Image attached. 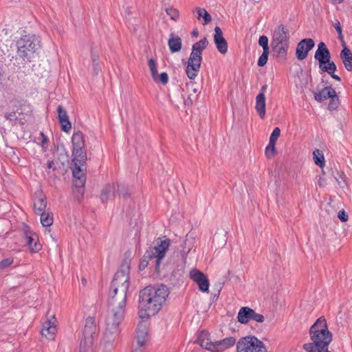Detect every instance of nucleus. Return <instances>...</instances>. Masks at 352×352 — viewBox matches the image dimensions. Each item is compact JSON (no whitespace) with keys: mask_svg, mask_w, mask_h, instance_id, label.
<instances>
[{"mask_svg":"<svg viewBox=\"0 0 352 352\" xmlns=\"http://www.w3.org/2000/svg\"><path fill=\"white\" fill-rule=\"evenodd\" d=\"M190 278L195 282L200 291L208 292L209 289V280L202 272L198 270H192L190 272Z\"/></svg>","mask_w":352,"mask_h":352,"instance_id":"ddd939ff","label":"nucleus"},{"mask_svg":"<svg viewBox=\"0 0 352 352\" xmlns=\"http://www.w3.org/2000/svg\"><path fill=\"white\" fill-rule=\"evenodd\" d=\"M265 107L266 103L265 95H263V94H258L256 97L255 109L261 119L265 118L266 111Z\"/></svg>","mask_w":352,"mask_h":352,"instance_id":"bb28decb","label":"nucleus"},{"mask_svg":"<svg viewBox=\"0 0 352 352\" xmlns=\"http://www.w3.org/2000/svg\"><path fill=\"white\" fill-rule=\"evenodd\" d=\"M343 49L340 53V57L348 72H352V52L346 47V43L342 44Z\"/></svg>","mask_w":352,"mask_h":352,"instance_id":"aec40b11","label":"nucleus"},{"mask_svg":"<svg viewBox=\"0 0 352 352\" xmlns=\"http://www.w3.org/2000/svg\"><path fill=\"white\" fill-rule=\"evenodd\" d=\"M130 261L124 259L115 274L109 289V309H124L129 287Z\"/></svg>","mask_w":352,"mask_h":352,"instance_id":"f03ea898","label":"nucleus"},{"mask_svg":"<svg viewBox=\"0 0 352 352\" xmlns=\"http://www.w3.org/2000/svg\"><path fill=\"white\" fill-rule=\"evenodd\" d=\"M338 217L342 222H346L348 220V214L344 210H340L338 214Z\"/></svg>","mask_w":352,"mask_h":352,"instance_id":"603ef678","label":"nucleus"},{"mask_svg":"<svg viewBox=\"0 0 352 352\" xmlns=\"http://www.w3.org/2000/svg\"><path fill=\"white\" fill-rule=\"evenodd\" d=\"M136 333V342L140 344H145L148 335V327L144 321H141L138 323Z\"/></svg>","mask_w":352,"mask_h":352,"instance_id":"5701e85b","label":"nucleus"},{"mask_svg":"<svg viewBox=\"0 0 352 352\" xmlns=\"http://www.w3.org/2000/svg\"><path fill=\"white\" fill-rule=\"evenodd\" d=\"M214 42L216 45L217 50L222 54H225L228 52V43L223 36L221 29L217 26L214 28Z\"/></svg>","mask_w":352,"mask_h":352,"instance_id":"dca6fc26","label":"nucleus"},{"mask_svg":"<svg viewBox=\"0 0 352 352\" xmlns=\"http://www.w3.org/2000/svg\"><path fill=\"white\" fill-rule=\"evenodd\" d=\"M267 88V85L266 84L263 85L261 88L259 94H263V95H265V92Z\"/></svg>","mask_w":352,"mask_h":352,"instance_id":"13d9d810","label":"nucleus"},{"mask_svg":"<svg viewBox=\"0 0 352 352\" xmlns=\"http://www.w3.org/2000/svg\"><path fill=\"white\" fill-rule=\"evenodd\" d=\"M190 248H188V250H185L184 249H183L181 251L182 257L185 258L187 256V254H188V252H190Z\"/></svg>","mask_w":352,"mask_h":352,"instance_id":"6e6d98bb","label":"nucleus"},{"mask_svg":"<svg viewBox=\"0 0 352 352\" xmlns=\"http://www.w3.org/2000/svg\"><path fill=\"white\" fill-rule=\"evenodd\" d=\"M41 215V223L44 227L50 226L53 223V216L45 211L38 214Z\"/></svg>","mask_w":352,"mask_h":352,"instance_id":"2f4dec72","label":"nucleus"},{"mask_svg":"<svg viewBox=\"0 0 352 352\" xmlns=\"http://www.w3.org/2000/svg\"><path fill=\"white\" fill-rule=\"evenodd\" d=\"M315 45V43L312 38L302 39L296 46V56L299 60L305 59L308 53Z\"/></svg>","mask_w":352,"mask_h":352,"instance_id":"f8f14e48","label":"nucleus"},{"mask_svg":"<svg viewBox=\"0 0 352 352\" xmlns=\"http://www.w3.org/2000/svg\"><path fill=\"white\" fill-rule=\"evenodd\" d=\"M93 67H94V72L95 74L97 75L99 72V64L98 65H94L93 64Z\"/></svg>","mask_w":352,"mask_h":352,"instance_id":"bf43d9fd","label":"nucleus"},{"mask_svg":"<svg viewBox=\"0 0 352 352\" xmlns=\"http://www.w3.org/2000/svg\"><path fill=\"white\" fill-rule=\"evenodd\" d=\"M2 78H3V73H2L1 70L0 69V82L2 80Z\"/></svg>","mask_w":352,"mask_h":352,"instance_id":"0e129e2a","label":"nucleus"},{"mask_svg":"<svg viewBox=\"0 0 352 352\" xmlns=\"http://www.w3.org/2000/svg\"><path fill=\"white\" fill-rule=\"evenodd\" d=\"M314 58L318 61L319 67L327 64L331 59V54L329 49L323 42H320L318 45V49L315 52Z\"/></svg>","mask_w":352,"mask_h":352,"instance_id":"2eb2a0df","label":"nucleus"},{"mask_svg":"<svg viewBox=\"0 0 352 352\" xmlns=\"http://www.w3.org/2000/svg\"><path fill=\"white\" fill-rule=\"evenodd\" d=\"M153 259L151 256H146V252L144 253L142 258L141 259L139 268L140 270H144L148 265V262L150 260Z\"/></svg>","mask_w":352,"mask_h":352,"instance_id":"c03bdc74","label":"nucleus"},{"mask_svg":"<svg viewBox=\"0 0 352 352\" xmlns=\"http://www.w3.org/2000/svg\"><path fill=\"white\" fill-rule=\"evenodd\" d=\"M186 87L189 94L188 96L187 100H185V102L187 103L188 100H190V102H192V100L197 98V89L193 87L194 83L192 82L187 83Z\"/></svg>","mask_w":352,"mask_h":352,"instance_id":"72a5a7b5","label":"nucleus"},{"mask_svg":"<svg viewBox=\"0 0 352 352\" xmlns=\"http://www.w3.org/2000/svg\"><path fill=\"white\" fill-rule=\"evenodd\" d=\"M39 41L34 35H25L16 41V60L30 62L35 52L39 48Z\"/></svg>","mask_w":352,"mask_h":352,"instance_id":"39448f33","label":"nucleus"},{"mask_svg":"<svg viewBox=\"0 0 352 352\" xmlns=\"http://www.w3.org/2000/svg\"><path fill=\"white\" fill-rule=\"evenodd\" d=\"M41 135L42 137L41 145L43 147H45L49 142L48 138L43 133H41Z\"/></svg>","mask_w":352,"mask_h":352,"instance_id":"5fc2aeb1","label":"nucleus"},{"mask_svg":"<svg viewBox=\"0 0 352 352\" xmlns=\"http://www.w3.org/2000/svg\"><path fill=\"white\" fill-rule=\"evenodd\" d=\"M170 292L164 285L147 286L140 292L138 315L142 320H147L157 314L162 307Z\"/></svg>","mask_w":352,"mask_h":352,"instance_id":"f257e3e1","label":"nucleus"},{"mask_svg":"<svg viewBox=\"0 0 352 352\" xmlns=\"http://www.w3.org/2000/svg\"><path fill=\"white\" fill-rule=\"evenodd\" d=\"M168 45L170 51L172 53L178 52L181 50L182 43V39L179 36H175L173 33L170 34V38L168 41Z\"/></svg>","mask_w":352,"mask_h":352,"instance_id":"cd10ccee","label":"nucleus"},{"mask_svg":"<svg viewBox=\"0 0 352 352\" xmlns=\"http://www.w3.org/2000/svg\"><path fill=\"white\" fill-rule=\"evenodd\" d=\"M91 56L93 64L94 65H98V56L96 54L94 53L93 50H91Z\"/></svg>","mask_w":352,"mask_h":352,"instance_id":"864d4df0","label":"nucleus"},{"mask_svg":"<svg viewBox=\"0 0 352 352\" xmlns=\"http://www.w3.org/2000/svg\"><path fill=\"white\" fill-rule=\"evenodd\" d=\"M258 45L263 47V51H270L268 38L266 36L263 35L259 37Z\"/></svg>","mask_w":352,"mask_h":352,"instance_id":"37998d69","label":"nucleus"},{"mask_svg":"<svg viewBox=\"0 0 352 352\" xmlns=\"http://www.w3.org/2000/svg\"><path fill=\"white\" fill-rule=\"evenodd\" d=\"M84 193L85 188H74L73 189V194L78 200H80L81 198L83 197Z\"/></svg>","mask_w":352,"mask_h":352,"instance_id":"49530a36","label":"nucleus"},{"mask_svg":"<svg viewBox=\"0 0 352 352\" xmlns=\"http://www.w3.org/2000/svg\"><path fill=\"white\" fill-rule=\"evenodd\" d=\"M23 238L31 252L36 253L41 250V245L38 242L37 234L33 232L27 225L23 226Z\"/></svg>","mask_w":352,"mask_h":352,"instance_id":"9b49d317","label":"nucleus"},{"mask_svg":"<svg viewBox=\"0 0 352 352\" xmlns=\"http://www.w3.org/2000/svg\"><path fill=\"white\" fill-rule=\"evenodd\" d=\"M166 14L172 20L176 21L179 17V11L174 8H166L165 9Z\"/></svg>","mask_w":352,"mask_h":352,"instance_id":"a19ab883","label":"nucleus"},{"mask_svg":"<svg viewBox=\"0 0 352 352\" xmlns=\"http://www.w3.org/2000/svg\"><path fill=\"white\" fill-rule=\"evenodd\" d=\"M199 35V31L197 29H195L192 32V36L193 37H197Z\"/></svg>","mask_w":352,"mask_h":352,"instance_id":"052dcab7","label":"nucleus"},{"mask_svg":"<svg viewBox=\"0 0 352 352\" xmlns=\"http://www.w3.org/2000/svg\"><path fill=\"white\" fill-rule=\"evenodd\" d=\"M314 99L321 102L326 100L332 96V94H335V90L331 86L325 87L319 91H313Z\"/></svg>","mask_w":352,"mask_h":352,"instance_id":"b1692460","label":"nucleus"},{"mask_svg":"<svg viewBox=\"0 0 352 352\" xmlns=\"http://www.w3.org/2000/svg\"><path fill=\"white\" fill-rule=\"evenodd\" d=\"M289 32L285 25H280L275 28L271 45L277 57L283 59L286 58L289 49Z\"/></svg>","mask_w":352,"mask_h":352,"instance_id":"0eeeda50","label":"nucleus"},{"mask_svg":"<svg viewBox=\"0 0 352 352\" xmlns=\"http://www.w3.org/2000/svg\"><path fill=\"white\" fill-rule=\"evenodd\" d=\"M237 352H267L263 342L254 336L243 337L236 343Z\"/></svg>","mask_w":352,"mask_h":352,"instance_id":"1a4fd4ad","label":"nucleus"},{"mask_svg":"<svg viewBox=\"0 0 352 352\" xmlns=\"http://www.w3.org/2000/svg\"><path fill=\"white\" fill-rule=\"evenodd\" d=\"M333 26L335 28L336 32H338V38L341 42V44L346 43L344 40V36L342 35V30L340 23L338 19H336L333 23Z\"/></svg>","mask_w":352,"mask_h":352,"instance_id":"e433bc0d","label":"nucleus"},{"mask_svg":"<svg viewBox=\"0 0 352 352\" xmlns=\"http://www.w3.org/2000/svg\"><path fill=\"white\" fill-rule=\"evenodd\" d=\"M160 81L163 85L167 84L168 81V76L166 72L162 73L159 76H157V81Z\"/></svg>","mask_w":352,"mask_h":352,"instance_id":"3c124183","label":"nucleus"},{"mask_svg":"<svg viewBox=\"0 0 352 352\" xmlns=\"http://www.w3.org/2000/svg\"><path fill=\"white\" fill-rule=\"evenodd\" d=\"M72 149H75L76 153L78 150L85 148V140L83 133L80 131H76L72 137Z\"/></svg>","mask_w":352,"mask_h":352,"instance_id":"a878e982","label":"nucleus"},{"mask_svg":"<svg viewBox=\"0 0 352 352\" xmlns=\"http://www.w3.org/2000/svg\"><path fill=\"white\" fill-rule=\"evenodd\" d=\"M280 130L278 127H276L275 129H274L272 133L270 135V142L276 143L277 139L280 137Z\"/></svg>","mask_w":352,"mask_h":352,"instance_id":"a18cd8bd","label":"nucleus"},{"mask_svg":"<svg viewBox=\"0 0 352 352\" xmlns=\"http://www.w3.org/2000/svg\"><path fill=\"white\" fill-rule=\"evenodd\" d=\"M270 51H263L262 54L260 56L257 65L258 67H263L266 65L267 60H268V56H269Z\"/></svg>","mask_w":352,"mask_h":352,"instance_id":"ea45409f","label":"nucleus"},{"mask_svg":"<svg viewBox=\"0 0 352 352\" xmlns=\"http://www.w3.org/2000/svg\"><path fill=\"white\" fill-rule=\"evenodd\" d=\"M95 320L92 317H88L85 320L83 336L85 338H91L96 331Z\"/></svg>","mask_w":352,"mask_h":352,"instance_id":"c85d7f7f","label":"nucleus"},{"mask_svg":"<svg viewBox=\"0 0 352 352\" xmlns=\"http://www.w3.org/2000/svg\"><path fill=\"white\" fill-rule=\"evenodd\" d=\"M195 11H196L197 14V19L198 20H200L201 18H203L204 21V25L208 24L212 21L210 14L205 8L197 7L193 12H195Z\"/></svg>","mask_w":352,"mask_h":352,"instance_id":"7c9ffc66","label":"nucleus"},{"mask_svg":"<svg viewBox=\"0 0 352 352\" xmlns=\"http://www.w3.org/2000/svg\"><path fill=\"white\" fill-rule=\"evenodd\" d=\"M329 75L333 78L335 79L337 81H341V78L340 76H338V75L335 74L334 73L333 74H329Z\"/></svg>","mask_w":352,"mask_h":352,"instance_id":"4d7b16f0","label":"nucleus"},{"mask_svg":"<svg viewBox=\"0 0 352 352\" xmlns=\"http://www.w3.org/2000/svg\"><path fill=\"white\" fill-rule=\"evenodd\" d=\"M309 336L311 343L303 345L307 352H331L328 346L332 341V333L328 329L327 321L324 317H320L310 327Z\"/></svg>","mask_w":352,"mask_h":352,"instance_id":"7ed1b4c3","label":"nucleus"},{"mask_svg":"<svg viewBox=\"0 0 352 352\" xmlns=\"http://www.w3.org/2000/svg\"><path fill=\"white\" fill-rule=\"evenodd\" d=\"M72 163L74 165L73 168H83L86 164L87 160V152L85 148L78 150L76 153L75 149H72Z\"/></svg>","mask_w":352,"mask_h":352,"instance_id":"f3484780","label":"nucleus"},{"mask_svg":"<svg viewBox=\"0 0 352 352\" xmlns=\"http://www.w3.org/2000/svg\"><path fill=\"white\" fill-rule=\"evenodd\" d=\"M116 194V186L114 184H106L100 194V199L102 203H106L109 200L114 198Z\"/></svg>","mask_w":352,"mask_h":352,"instance_id":"393cba45","label":"nucleus"},{"mask_svg":"<svg viewBox=\"0 0 352 352\" xmlns=\"http://www.w3.org/2000/svg\"><path fill=\"white\" fill-rule=\"evenodd\" d=\"M117 192L119 194L120 197H123L124 199H127L129 197V192H128V189L124 185H118Z\"/></svg>","mask_w":352,"mask_h":352,"instance_id":"79ce46f5","label":"nucleus"},{"mask_svg":"<svg viewBox=\"0 0 352 352\" xmlns=\"http://www.w3.org/2000/svg\"><path fill=\"white\" fill-rule=\"evenodd\" d=\"M132 352H147L146 343L140 344L137 342L136 345L133 347Z\"/></svg>","mask_w":352,"mask_h":352,"instance_id":"8fccbe9b","label":"nucleus"},{"mask_svg":"<svg viewBox=\"0 0 352 352\" xmlns=\"http://www.w3.org/2000/svg\"><path fill=\"white\" fill-rule=\"evenodd\" d=\"M197 342L202 347L212 352L214 342L210 338V333L206 331H201L197 338Z\"/></svg>","mask_w":352,"mask_h":352,"instance_id":"4be33fe9","label":"nucleus"},{"mask_svg":"<svg viewBox=\"0 0 352 352\" xmlns=\"http://www.w3.org/2000/svg\"><path fill=\"white\" fill-rule=\"evenodd\" d=\"M54 164L53 161H48L47 163V168H51L52 167V165Z\"/></svg>","mask_w":352,"mask_h":352,"instance_id":"680f3d73","label":"nucleus"},{"mask_svg":"<svg viewBox=\"0 0 352 352\" xmlns=\"http://www.w3.org/2000/svg\"><path fill=\"white\" fill-rule=\"evenodd\" d=\"M154 243L155 245L153 247H149L146 251V256H151L153 258H155V271L159 273L161 261L165 257L166 253L170 246V241L169 239L164 236L163 238H157Z\"/></svg>","mask_w":352,"mask_h":352,"instance_id":"6e6552de","label":"nucleus"},{"mask_svg":"<svg viewBox=\"0 0 352 352\" xmlns=\"http://www.w3.org/2000/svg\"><path fill=\"white\" fill-rule=\"evenodd\" d=\"M237 319L241 324H247L250 320L263 322L264 321V316L262 314L256 313L249 307H243L239 311Z\"/></svg>","mask_w":352,"mask_h":352,"instance_id":"9d476101","label":"nucleus"},{"mask_svg":"<svg viewBox=\"0 0 352 352\" xmlns=\"http://www.w3.org/2000/svg\"><path fill=\"white\" fill-rule=\"evenodd\" d=\"M276 143L270 142L267 147L265 148V155L267 157L271 158L272 157L276 151Z\"/></svg>","mask_w":352,"mask_h":352,"instance_id":"58836bf2","label":"nucleus"},{"mask_svg":"<svg viewBox=\"0 0 352 352\" xmlns=\"http://www.w3.org/2000/svg\"><path fill=\"white\" fill-rule=\"evenodd\" d=\"M313 155L315 164L320 167H323L325 164L323 154L320 151V150L316 149L314 151Z\"/></svg>","mask_w":352,"mask_h":352,"instance_id":"473e14b6","label":"nucleus"},{"mask_svg":"<svg viewBox=\"0 0 352 352\" xmlns=\"http://www.w3.org/2000/svg\"><path fill=\"white\" fill-rule=\"evenodd\" d=\"M206 37L194 43L192 46V52L188 60L186 72L190 79H195L201 68L202 61V52L208 45Z\"/></svg>","mask_w":352,"mask_h":352,"instance_id":"20e7f679","label":"nucleus"},{"mask_svg":"<svg viewBox=\"0 0 352 352\" xmlns=\"http://www.w3.org/2000/svg\"><path fill=\"white\" fill-rule=\"evenodd\" d=\"M333 3H341L343 0H332Z\"/></svg>","mask_w":352,"mask_h":352,"instance_id":"e2e57ef3","label":"nucleus"},{"mask_svg":"<svg viewBox=\"0 0 352 352\" xmlns=\"http://www.w3.org/2000/svg\"><path fill=\"white\" fill-rule=\"evenodd\" d=\"M329 103L328 104V109L330 111L335 110L338 107L340 100L335 91V94H332V96L329 97Z\"/></svg>","mask_w":352,"mask_h":352,"instance_id":"c9c22d12","label":"nucleus"},{"mask_svg":"<svg viewBox=\"0 0 352 352\" xmlns=\"http://www.w3.org/2000/svg\"><path fill=\"white\" fill-rule=\"evenodd\" d=\"M47 207V199L45 196L40 195L34 199V208L35 212L38 214L45 211Z\"/></svg>","mask_w":352,"mask_h":352,"instance_id":"c756f323","label":"nucleus"},{"mask_svg":"<svg viewBox=\"0 0 352 352\" xmlns=\"http://www.w3.org/2000/svg\"><path fill=\"white\" fill-rule=\"evenodd\" d=\"M148 67L151 70V76L153 80L157 82V65L155 61L151 58L148 60Z\"/></svg>","mask_w":352,"mask_h":352,"instance_id":"4c0bfd02","label":"nucleus"},{"mask_svg":"<svg viewBox=\"0 0 352 352\" xmlns=\"http://www.w3.org/2000/svg\"><path fill=\"white\" fill-rule=\"evenodd\" d=\"M124 316V309H109L106 318V329L104 336L107 342L114 341L119 336Z\"/></svg>","mask_w":352,"mask_h":352,"instance_id":"423d86ee","label":"nucleus"},{"mask_svg":"<svg viewBox=\"0 0 352 352\" xmlns=\"http://www.w3.org/2000/svg\"><path fill=\"white\" fill-rule=\"evenodd\" d=\"M14 259L8 257L0 261V269H5L13 263Z\"/></svg>","mask_w":352,"mask_h":352,"instance_id":"de8ad7c7","label":"nucleus"},{"mask_svg":"<svg viewBox=\"0 0 352 352\" xmlns=\"http://www.w3.org/2000/svg\"><path fill=\"white\" fill-rule=\"evenodd\" d=\"M56 319L54 315H52L43 324L41 334L48 340H53L57 332Z\"/></svg>","mask_w":352,"mask_h":352,"instance_id":"4468645a","label":"nucleus"},{"mask_svg":"<svg viewBox=\"0 0 352 352\" xmlns=\"http://www.w3.org/2000/svg\"><path fill=\"white\" fill-rule=\"evenodd\" d=\"M319 68L324 72H327L329 74L335 73V72L337 70V67L334 62L331 61V59L329 60V63H327V64L322 65L321 67H319Z\"/></svg>","mask_w":352,"mask_h":352,"instance_id":"f704fd0d","label":"nucleus"},{"mask_svg":"<svg viewBox=\"0 0 352 352\" xmlns=\"http://www.w3.org/2000/svg\"><path fill=\"white\" fill-rule=\"evenodd\" d=\"M58 119L61 126V129L65 132H69L72 129V124L69 120L67 111L59 105L57 108Z\"/></svg>","mask_w":352,"mask_h":352,"instance_id":"a211bd4d","label":"nucleus"},{"mask_svg":"<svg viewBox=\"0 0 352 352\" xmlns=\"http://www.w3.org/2000/svg\"><path fill=\"white\" fill-rule=\"evenodd\" d=\"M235 343L236 339L232 336L214 342L212 352H223L230 347L234 346Z\"/></svg>","mask_w":352,"mask_h":352,"instance_id":"6ab92c4d","label":"nucleus"},{"mask_svg":"<svg viewBox=\"0 0 352 352\" xmlns=\"http://www.w3.org/2000/svg\"><path fill=\"white\" fill-rule=\"evenodd\" d=\"M83 346H82V343L81 342L80 343V352L82 351V349Z\"/></svg>","mask_w":352,"mask_h":352,"instance_id":"69168bd1","label":"nucleus"},{"mask_svg":"<svg viewBox=\"0 0 352 352\" xmlns=\"http://www.w3.org/2000/svg\"><path fill=\"white\" fill-rule=\"evenodd\" d=\"M4 117L6 120H9L12 123H15L18 120L16 112L14 111L6 113Z\"/></svg>","mask_w":352,"mask_h":352,"instance_id":"09e8293b","label":"nucleus"},{"mask_svg":"<svg viewBox=\"0 0 352 352\" xmlns=\"http://www.w3.org/2000/svg\"><path fill=\"white\" fill-rule=\"evenodd\" d=\"M74 177L73 184L74 188H85L86 182V176L84 173L83 168H76L72 169Z\"/></svg>","mask_w":352,"mask_h":352,"instance_id":"412c9836","label":"nucleus"}]
</instances>
